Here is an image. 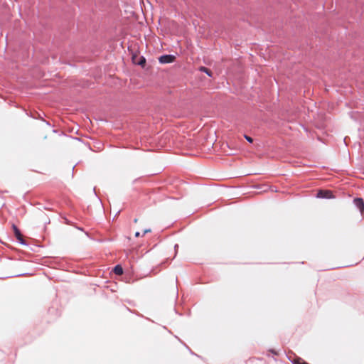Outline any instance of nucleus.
I'll list each match as a JSON object with an SVG mask.
<instances>
[{"label":"nucleus","instance_id":"obj_1","mask_svg":"<svg viewBox=\"0 0 364 364\" xmlns=\"http://www.w3.org/2000/svg\"><path fill=\"white\" fill-rule=\"evenodd\" d=\"M317 198H333V193L331 191L328 190H321L317 193Z\"/></svg>","mask_w":364,"mask_h":364},{"label":"nucleus","instance_id":"obj_2","mask_svg":"<svg viewBox=\"0 0 364 364\" xmlns=\"http://www.w3.org/2000/svg\"><path fill=\"white\" fill-rule=\"evenodd\" d=\"M175 57L171 55H166L160 57L159 61L161 63H169L174 61Z\"/></svg>","mask_w":364,"mask_h":364},{"label":"nucleus","instance_id":"obj_3","mask_svg":"<svg viewBox=\"0 0 364 364\" xmlns=\"http://www.w3.org/2000/svg\"><path fill=\"white\" fill-rule=\"evenodd\" d=\"M354 203L356 207L360 210L361 213L364 210V203L361 198H355L354 200Z\"/></svg>","mask_w":364,"mask_h":364},{"label":"nucleus","instance_id":"obj_4","mask_svg":"<svg viewBox=\"0 0 364 364\" xmlns=\"http://www.w3.org/2000/svg\"><path fill=\"white\" fill-rule=\"evenodd\" d=\"M114 272L116 274L120 275L122 274L123 270L122 268L120 266H116L114 269Z\"/></svg>","mask_w":364,"mask_h":364},{"label":"nucleus","instance_id":"obj_5","mask_svg":"<svg viewBox=\"0 0 364 364\" xmlns=\"http://www.w3.org/2000/svg\"><path fill=\"white\" fill-rule=\"evenodd\" d=\"M200 70L201 71H203V72H204V73H207L209 76H211L210 71L208 68H205V67H201V68H200Z\"/></svg>","mask_w":364,"mask_h":364},{"label":"nucleus","instance_id":"obj_6","mask_svg":"<svg viewBox=\"0 0 364 364\" xmlns=\"http://www.w3.org/2000/svg\"><path fill=\"white\" fill-rule=\"evenodd\" d=\"M294 364H308L305 362H304L301 359H297V360H295L294 362Z\"/></svg>","mask_w":364,"mask_h":364},{"label":"nucleus","instance_id":"obj_7","mask_svg":"<svg viewBox=\"0 0 364 364\" xmlns=\"http://www.w3.org/2000/svg\"><path fill=\"white\" fill-rule=\"evenodd\" d=\"M145 63V59L141 58V60L139 62V64L143 65Z\"/></svg>","mask_w":364,"mask_h":364},{"label":"nucleus","instance_id":"obj_8","mask_svg":"<svg viewBox=\"0 0 364 364\" xmlns=\"http://www.w3.org/2000/svg\"><path fill=\"white\" fill-rule=\"evenodd\" d=\"M245 138L249 142H252V139L251 137L245 136Z\"/></svg>","mask_w":364,"mask_h":364},{"label":"nucleus","instance_id":"obj_9","mask_svg":"<svg viewBox=\"0 0 364 364\" xmlns=\"http://www.w3.org/2000/svg\"><path fill=\"white\" fill-rule=\"evenodd\" d=\"M15 230H16V235H17V236H18L19 232H18V230H16V229Z\"/></svg>","mask_w":364,"mask_h":364},{"label":"nucleus","instance_id":"obj_10","mask_svg":"<svg viewBox=\"0 0 364 364\" xmlns=\"http://www.w3.org/2000/svg\"><path fill=\"white\" fill-rule=\"evenodd\" d=\"M135 235H136V237H139V232H136Z\"/></svg>","mask_w":364,"mask_h":364},{"label":"nucleus","instance_id":"obj_11","mask_svg":"<svg viewBox=\"0 0 364 364\" xmlns=\"http://www.w3.org/2000/svg\"><path fill=\"white\" fill-rule=\"evenodd\" d=\"M149 232V230H145V231H144V233H146V232Z\"/></svg>","mask_w":364,"mask_h":364}]
</instances>
